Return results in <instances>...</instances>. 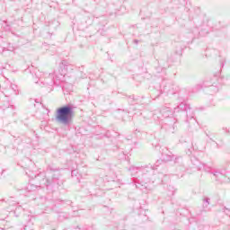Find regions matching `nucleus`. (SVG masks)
Listing matches in <instances>:
<instances>
[{
  "mask_svg": "<svg viewBox=\"0 0 230 230\" xmlns=\"http://www.w3.org/2000/svg\"><path fill=\"white\" fill-rule=\"evenodd\" d=\"M75 118V111L71 106H64L57 111L56 120L63 125H69Z\"/></svg>",
  "mask_w": 230,
  "mask_h": 230,
  "instance_id": "f257e3e1",
  "label": "nucleus"
},
{
  "mask_svg": "<svg viewBox=\"0 0 230 230\" xmlns=\"http://www.w3.org/2000/svg\"><path fill=\"white\" fill-rule=\"evenodd\" d=\"M66 73H67V68H66V66L60 65L59 68L57 71V74L61 75V76H64V75H66Z\"/></svg>",
  "mask_w": 230,
  "mask_h": 230,
  "instance_id": "f03ea898",
  "label": "nucleus"
}]
</instances>
